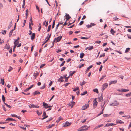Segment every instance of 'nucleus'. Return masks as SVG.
<instances>
[{"instance_id":"423d86ee","label":"nucleus","mask_w":131,"mask_h":131,"mask_svg":"<svg viewBox=\"0 0 131 131\" xmlns=\"http://www.w3.org/2000/svg\"><path fill=\"white\" fill-rule=\"evenodd\" d=\"M108 85V84L107 83H105L103 85L102 87V91H104L106 88L107 87Z\"/></svg>"},{"instance_id":"a211bd4d","label":"nucleus","mask_w":131,"mask_h":131,"mask_svg":"<svg viewBox=\"0 0 131 131\" xmlns=\"http://www.w3.org/2000/svg\"><path fill=\"white\" fill-rule=\"evenodd\" d=\"M40 94V92H39L38 91H35L34 92V93H33V94L34 95H35L37 94Z\"/></svg>"},{"instance_id":"f8f14e48","label":"nucleus","mask_w":131,"mask_h":131,"mask_svg":"<svg viewBox=\"0 0 131 131\" xmlns=\"http://www.w3.org/2000/svg\"><path fill=\"white\" fill-rule=\"evenodd\" d=\"M43 105L46 108H48V105L47 103H45V102L43 103Z\"/></svg>"},{"instance_id":"052dcab7","label":"nucleus","mask_w":131,"mask_h":131,"mask_svg":"<svg viewBox=\"0 0 131 131\" xmlns=\"http://www.w3.org/2000/svg\"><path fill=\"white\" fill-rule=\"evenodd\" d=\"M103 68V66L102 65H101L99 69V71H101L102 70V68Z\"/></svg>"},{"instance_id":"603ef678","label":"nucleus","mask_w":131,"mask_h":131,"mask_svg":"<svg viewBox=\"0 0 131 131\" xmlns=\"http://www.w3.org/2000/svg\"><path fill=\"white\" fill-rule=\"evenodd\" d=\"M45 65V64H41L40 67V68H42Z\"/></svg>"},{"instance_id":"393cba45","label":"nucleus","mask_w":131,"mask_h":131,"mask_svg":"<svg viewBox=\"0 0 131 131\" xmlns=\"http://www.w3.org/2000/svg\"><path fill=\"white\" fill-rule=\"evenodd\" d=\"M93 91L94 92H96V93H99V91L97 89H95L93 90Z\"/></svg>"},{"instance_id":"1a4fd4ad","label":"nucleus","mask_w":131,"mask_h":131,"mask_svg":"<svg viewBox=\"0 0 131 131\" xmlns=\"http://www.w3.org/2000/svg\"><path fill=\"white\" fill-rule=\"evenodd\" d=\"M6 121H8V122H10L11 121H15L14 122H16V121L14 119H13L12 118H10L9 117L7 118L5 120Z\"/></svg>"},{"instance_id":"f03ea898","label":"nucleus","mask_w":131,"mask_h":131,"mask_svg":"<svg viewBox=\"0 0 131 131\" xmlns=\"http://www.w3.org/2000/svg\"><path fill=\"white\" fill-rule=\"evenodd\" d=\"M97 99L95 98V99L93 101V107L94 108H95L96 107L97 105V102L96 100Z\"/></svg>"},{"instance_id":"5fc2aeb1","label":"nucleus","mask_w":131,"mask_h":131,"mask_svg":"<svg viewBox=\"0 0 131 131\" xmlns=\"http://www.w3.org/2000/svg\"><path fill=\"white\" fill-rule=\"evenodd\" d=\"M84 64H81V65L80 66H79V68H81L82 67H83L84 66Z\"/></svg>"},{"instance_id":"f257e3e1","label":"nucleus","mask_w":131,"mask_h":131,"mask_svg":"<svg viewBox=\"0 0 131 131\" xmlns=\"http://www.w3.org/2000/svg\"><path fill=\"white\" fill-rule=\"evenodd\" d=\"M90 127L89 126L84 125L79 128L77 131H81L86 130Z\"/></svg>"},{"instance_id":"6e6d98bb","label":"nucleus","mask_w":131,"mask_h":131,"mask_svg":"<svg viewBox=\"0 0 131 131\" xmlns=\"http://www.w3.org/2000/svg\"><path fill=\"white\" fill-rule=\"evenodd\" d=\"M119 77L121 78L122 79H123L124 78V76L122 75H120Z\"/></svg>"},{"instance_id":"de8ad7c7","label":"nucleus","mask_w":131,"mask_h":131,"mask_svg":"<svg viewBox=\"0 0 131 131\" xmlns=\"http://www.w3.org/2000/svg\"><path fill=\"white\" fill-rule=\"evenodd\" d=\"M18 43V42L17 41V40H15L14 42V44L15 45H17Z\"/></svg>"},{"instance_id":"6ab92c4d","label":"nucleus","mask_w":131,"mask_h":131,"mask_svg":"<svg viewBox=\"0 0 131 131\" xmlns=\"http://www.w3.org/2000/svg\"><path fill=\"white\" fill-rule=\"evenodd\" d=\"M84 54L83 53L81 52L80 53V57L81 58H82L84 57Z\"/></svg>"},{"instance_id":"aec40b11","label":"nucleus","mask_w":131,"mask_h":131,"mask_svg":"<svg viewBox=\"0 0 131 131\" xmlns=\"http://www.w3.org/2000/svg\"><path fill=\"white\" fill-rule=\"evenodd\" d=\"M129 90L128 89H123V92H128L129 91Z\"/></svg>"},{"instance_id":"680f3d73","label":"nucleus","mask_w":131,"mask_h":131,"mask_svg":"<svg viewBox=\"0 0 131 131\" xmlns=\"http://www.w3.org/2000/svg\"><path fill=\"white\" fill-rule=\"evenodd\" d=\"M29 89L28 88H27L25 90H24V91L25 92H26L27 91L29 90Z\"/></svg>"},{"instance_id":"4468645a","label":"nucleus","mask_w":131,"mask_h":131,"mask_svg":"<svg viewBox=\"0 0 131 131\" xmlns=\"http://www.w3.org/2000/svg\"><path fill=\"white\" fill-rule=\"evenodd\" d=\"M115 125H116V124L115 123H111V124H106L104 126V127H106L109 126H114Z\"/></svg>"},{"instance_id":"bf43d9fd","label":"nucleus","mask_w":131,"mask_h":131,"mask_svg":"<svg viewBox=\"0 0 131 131\" xmlns=\"http://www.w3.org/2000/svg\"><path fill=\"white\" fill-rule=\"evenodd\" d=\"M86 27L88 28H89L90 27H91V25H86Z\"/></svg>"},{"instance_id":"13d9d810","label":"nucleus","mask_w":131,"mask_h":131,"mask_svg":"<svg viewBox=\"0 0 131 131\" xmlns=\"http://www.w3.org/2000/svg\"><path fill=\"white\" fill-rule=\"evenodd\" d=\"M119 129L121 131H124V128H119Z\"/></svg>"},{"instance_id":"864d4df0","label":"nucleus","mask_w":131,"mask_h":131,"mask_svg":"<svg viewBox=\"0 0 131 131\" xmlns=\"http://www.w3.org/2000/svg\"><path fill=\"white\" fill-rule=\"evenodd\" d=\"M29 28L30 30H32V28L31 27V24L30 23L29 24Z\"/></svg>"},{"instance_id":"c03bdc74","label":"nucleus","mask_w":131,"mask_h":131,"mask_svg":"<svg viewBox=\"0 0 131 131\" xmlns=\"http://www.w3.org/2000/svg\"><path fill=\"white\" fill-rule=\"evenodd\" d=\"M66 69V67H62L61 69V71H64Z\"/></svg>"},{"instance_id":"a19ab883","label":"nucleus","mask_w":131,"mask_h":131,"mask_svg":"<svg viewBox=\"0 0 131 131\" xmlns=\"http://www.w3.org/2000/svg\"><path fill=\"white\" fill-rule=\"evenodd\" d=\"M93 49V47L92 46H91L90 47H88V50H90Z\"/></svg>"},{"instance_id":"7c9ffc66","label":"nucleus","mask_w":131,"mask_h":131,"mask_svg":"<svg viewBox=\"0 0 131 131\" xmlns=\"http://www.w3.org/2000/svg\"><path fill=\"white\" fill-rule=\"evenodd\" d=\"M130 48H126V49L125 52L126 53L128 52H129V51L130 50Z\"/></svg>"},{"instance_id":"69168bd1","label":"nucleus","mask_w":131,"mask_h":131,"mask_svg":"<svg viewBox=\"0 0 131 131\" xmlns=\"http://www.w3.org/2000/svg\"><path fill=\"white\" fill-rule=\"evenodd\" d=\"M69 77L65 78V81H66L67 82L68 81V79L69 78Z\"/></svg>"},{"instance_id":"6e6552de","label":"nucleus","mask_w":131,"mask_h":131,"mask_svg":"<svg viewBox=\"0 0 131 131\" xmlns=\"http://www.w3.org/2000/svg\"><path fill=\"white\" fill-rule=\"evenodd\" d=\"M89 107V104H86L85 105L83 106L82 108V110H84L88 108Z\"/></svg>"},{"instance_id":"0e129e2a","label":"nucleus","mask_w":131,"mask_h":131,"mask_svg":"<svg viewBox=\"0 0 131 131\" xmlns=\"http://www.w3.org/2000/svg\"><path fill=\"white\" fill-rule=\"evenodd\" d=\"M101 42V41H96L95 42V43H100Z\"/></svg>"},{"instance_id":"72a5a7b5","label":"nucleus","mask_w":131,"mask_h":131,"mask_svg":"<svg viewBox=\"0 0 131 131\" xmlns=\"http://www.w3.org/2000/svg\"><path fill=\"white\" fill-rule=\"evenodd\" d=\"M111 82H112V83L115 84L117 82V81L116 80H115L113 81H111Z\"/></svg>"},{"instance_id":"58836bf2","label":"nucleus","mask_w":131,"mask_h":131,"mask_svg":"<svg viewBox=\"0 0 131 131\" xmlns=\"http://www.w3.org/2000/svg\"><path fill=\"white\" fill-rule=\"evenodd\" d=\"M45 83L42 86L41 88L40 89H43L45 87Z\"/></svg>"},{"instance_id":"79ce46f5","label":"nucleus","mask_w":131,"mask_h":131,"mask_svg":"<svg viewBox=\"0 0 131 131\" xmlns=\"http://www.w3.org/2000/svg\"><path fill=\"white\" fill-rule=\"evenodd\" d=\"M13 68L11 66L9 67V69L8 70V71L9 72H10L12 70Z\"/></svg>"},{"instance_id":"ea45409f","label":"nucleus","mask_w":131,"mask_h":131,"mask_svg":"<svg viewBox=\"0 0 131 131\" xmlns=\"http://www.w3.org/2000/svg\"><path fill=\"white\" fill-rule=\"evenodd\" d=\"M39 28L38 29V30L39 31H40V29L41 28V24L40 23L39 24Z\"/></svg>"},{"instance_id":"7ed1b4c3","label":"nucleus","mask_w":131,"mask_h":131,"mask_svg":"<svg viewBox=\"0 0 131 131\" xmlns=\"http://www.w3.org/2000/svg\"><path fill=\"white\" fill-rule=\"evenodd\" d=\"M119 104V103L117 101H115L113 103L110 104V105L112 106H117Z\"/></svg>"},{"instance_id":"c9c22d12","label":"nucleus","mask_w":131,"mask_h":131,"mask_svg":"<svg viewBox=\"0 0 131 131\" xmlns=\"http://www.w3.org/2000/svg\"><path fill=\"white\" fill-rule=\"evenodd\" d=\"M123 89H118L117 90V91L119 92H123Z\"/></svg>"},{"instance_id":"ddd939ff","label":"nucleus","mask_w":131,"mask_h":131,"mask_svg":"<svg viewBox=\"0 0 131 131\" xmlns=\"http://www.w3.org/2000/svg\"><path fill=\"white\" fill-rule=\"evenodd\" d=\"M54 125V124H50L49 126H47L46 127L47 129L53 126Z\"/></svg>"},{"instance_id":"4d7b16f0","label":"nucleus","mask_w":131,"mask_h":131,"mask_svg":"<svg viewBox=\"0 0 131 131\" xmlns=\"http://www.w3.org/2000/svg\"><path fill=\"white\" fill-rule=\"evenodd\" d=\"M105 56V53H103L102 54L100 55V58L102 57H104Z\"/></svg>"},{"instance_id":"e2e57ef3","label":"nucleus","mask_w":131,"mask_h":131,"mask_svg":"<svg viewBox=\"0 0 131 131\" xmlns=\"http://www.w3.org/2000/svg\"><path fill=\"white\" fill-rule=\"evenodd\" d=\"M90 25L91 26V27L93 26H94L96 25V24L94 23H91L90 24Z\"/></svg>"},{"instance_id":"0eeeda50","label":"nucleus","mask_w":131,"mask_h":131,"mask_svg":"<svg viewBox=\"0 0 131 131\" xmlns=\"http://www.w3.org/2000/svg\"><path fill=\"white\" fill-rule=\"evenodd\" d=\"M103 95L102 94L101 95L98 97V102H101L103 100Z\"/></svg>"},{"instance_id":"473e14b6","label":"nucleus","mask_w":131,"mask_h":131,"mask_svg":"<svg viewBox=\"0 0 131 131\" xmlns=\"http://www.w3.org/2000/svg\"><path fill=\"white\" fill-rule=\"evenodd\" d=\"M51 25H49V26L48 28V29L47 31V32H49V31H50L51 28Z\"/></svg>"},{"instance_id":"f704fd0d","label":"nucleus","mask_w":131,"mask_h":131,"mask_svg":"<svg viewBox=\"0 0 131 131\" xmlns=\"http://www.w3.org/2000/svg\"><path fill=\"white\" fill-rule=\"evenodd\" d=\"M111 33L113 35H114V33H115V32L114 31V30L113 29H111Z\"/></svg>"},{"instance_id":"bb28decb","label":"nucleus","mask_w":131,"mask_h":131,"mask_svg":"<svg viewBox=\"0 0 131 131\" xmlns=\"http://www.w3.org/2000/svg\"><path fill=\"white\" fill-rule=\"evenodd\" d=\"M2 100L4 102L5 101V97L4 95H2Z\"/></svg>"},{"instance_id":"5701e85b","label":"nucleus","mask_w":131,"mask_h":131,"mask_svg":"<svg viewBox=\"0 0 131 131\" xmlns=\"http://www.w3.org/2000/svg\"><path fill=\"white\" fill-rule=\"evenodd\" d=\"M79 90V88L78 86L76 88L73 89V91H75L77 90Z\"/></svg>"},{"instance_id":"f3484780","label":"nucleus","mask_w":131,"mask_h":131,"mask_svg":"<svg viewBox=\"0 0 131 131\" xmlns=\"http://www.w3.org/2000/svg\"><path fill=\"white\" fill-rule=\"evenodd\" d=\"M66 19H67V20H68L71 17H70L69 14H67L66 15Z\"/></svg>"},{"instance_id":"774afa93","label":"nucleus","mask_w":131,"mask_h":131,"mask_svg":"<svg viewBox=\"0 0 131 131\" xmlns=\"http://www.w3.org/2000/svg\"><path fill=\"white\" fill-rule=\"evenodd\" d=\"M119 113L121 115H122L124 114V112H123L121 111L119 112Z\"/></svg>"},{"instance_id":"412c9836","label":"nucleus","mask_w":131,"mask_h":131,"mask_svg":"<svg viewBox=\"0 0 131 131\" xmlns=\"http://www.w3.org/2000/svg\"><path fill=\"white\" fill-rule=\"evenodd\" d=\"M14 30L13 29L12 30H11L9 34V37H10L12 36L13 33V32Z\"/></svg>"},{"instance_id":"b1692460","label":"nucleus","mask_w":131,"mask_h":131,"mask_svg":"<svg viewBox=\"0 0 131 131\" xmlns=\"http://www.w3.org/2000/svg\"><path fill=\"white\" fill-rule=\"evenodd\" d=\"M123 117H125L126 118H131V116H123Z\"/></svg>"},{"instance_id":"2f4dec72","label":"nucleus","mask_w":131,"mask_h":131,"mask_svg":"<svg viewBox=\"0 0 131 131\" xmlns=\"http://www.w3.org/2000/svg\"><path fill=\"white\" fill-rule=\"evenodd\" d=\"M87 93V91H85L83 93H82L81 94V95H84L86 94Z\"/></svg>"},{"instance_id":"20e7f679","label":"nucleus","mask_w":131,"mask_h":131,"mask_svg":"<svg viewBox=\"0 0 131 131\" xmlns=\"http://www.w3.org/2000/svg\"><path fill=\"white\" fill-rule=\"evenodd\" d=\"M28 106L30 108H39V106L36 105H34L33 104H30L28 105Z\"/></svg>"},{"instance_id":"a18cd8bd","label":"nucleus","mask_w":131,"mask_h":131,"mask_svg":"<svg viewBox=\"0 0 131 131\" xmlns=\"http://www.w3.org/2000/svg\"><path fill=\"white\" fill-rule=\"evenodd\" d=\"M84 22L83 21H81L79 24V25L81 26L83 24Z\"/></svg>"},{"instance_id":"2eb2a0df","label":"nucleus","mask_w":131,"mask_h":131,"mask_svg":"<svg viewBox=\"0 0 131 131\" xmlns=\"http://www.w3.org/2000/svg\"><path fill=\"white\" fill-rule=\"evenodd\" d=\"M75 102H72L70 103L69 105L71 106V108H72L73 106L75 105Z\"/></svg>"},{"instance_id":"a878e982","label":"nucleus","mask_w":131,"mask_h":131,"mask_svg":"<svg viewBox=\"0 0 131 131\" xmlns=\"http://www.w3.org/2000/svg\"><path fill=\"white\" fill-rule=\"evenodd\" d=\"M4 123H3V124H4ZM2 124L3 123H0V128H2V129H4L5 127V126H2Z\"/></svg>"},{"instance_id":"4be33fe9","label":"nucleus","mask_w":131,"mask_h":131,"mask_svg":"<svg viewBox=\"0 0 131 131\" xmlns=\"http://www.w3.org/2000/svg\"><path fill=\"white\" fill-rule=\"evenodd\" d=\"M75 72V71H70V76L72 77L73 74Z\"/></svg>"},{"instance_id":"c85d7f7f","label":"nucleus","mask_w":131,"mask_h":131,"mask_svg":"<svg viewBox=\"0 0 131 131\" xmlns=\"http://www.w3.org/2000/svg\"><path fill=\"white\" fill-rule=\"evenodd\" d=\"M130 93H128L127 94H125V95L127 97H129L130 96H131Z\"/></svg>"},{"instance_id":"39448f33","label":"nucleus","mask_w":131,"mask_h":131,"mask_svg":"<svg viewBox=\"0 0 131 131\" xmlns=\"http://www.w3.org/2000/svg\"><path fill=\"white\" fill-rule=\"evenodd\" d=\"M62 38V36H59L55 39L54 41H55L56 42H59L60 41Z\"/></svg>"},{"instance_id":"e433bc0d","label":"nucleus","mask_w":131,"mask_h":131,"mask_svg":"<svg viewBox=\"0 0 131 131\" xmlns=\"http://www.w3.org/2000/svg\"><path fill=\"white\" fill-rule=\"evenodd\" d=\"M106 77V75H105L103 76L100 79V81L101 80L103 79L105 77Z\"/></svg>"},{"instance_id":"9b49d317","label":"nucleus","mask_w":131,"mask_h":131,"mask_svg":"<svg viewBox=\"0 0 131 131\" xmlns=\"http://www.w3.org/2000/svg\"><path fill=\"white\" fill-rule=\"evenodd\" d=\"M63 123V127H66L68 126H69L71 125V123Z\"/></svg>"},{"instance_id":"3c124183","label":"nucleus","mask_w":131,"mask_h":131,"mask_svg":"<svg viewBox=\"0 0 131 131\" xmlns=\"http://www.w3.org/2000/svg\"><path fill=\"white\" fill-rule=\"evenodd\" d=\"M65 62V61H63V62H62V63L60 64V67H61V66H63L64 65Z\"/></svg>"},{"instance_id":"49530a36","label":"nucleus","mask_w":131,"mask_h":131,"mask_svg":"<svg viewBox=\"0 0 131 131\" xmlns=\"http://www.w3.org/2000/svg\"><path fill=\"white\" fill-rule=\"evenodd\" d=\"M4 103L8 107H9V108H11V106L7 104L6 103H5L4 102Z\"/></svg>"},{"instance_id":"338daca9","label":"nucleus","mask_w":131,"mask_h":131,"mask_svg":"<svg viewBox=\"0 0 131 131\" xmlns=\"http://www.w3.org/2000/svg\"><path fill=\"white\" fill-rule=\"evenodd\" d=\"M58 81L59 82H60V81H61V82H63V81H62V79H61V78H59V79H58Z\"/></svg>"},{"instance_id":"8fccbe9b","label":"nucleus","mask_w":131,"mask_h":131,"mask_svg":"<svg viewBox=\"0 0 131 131\" xmlns=\"http://www.w3.org/2000/svg\"><path fill=\"white\" fill-rule=\"evenodd\" d=\"M39 74V73H35L34 74V77H36Z\"/></svg>"},{"instance_id":"c756f323","label":"nucleus","mask_w":131,"mask_h":131,"mask_svg":"<svg viewBox=\"0 0 131 131\" xmlns=\"http://www.w3.org/2000/svg\"><path fill=\"white\" fill-rule=\"evenodd\" d=\"M5 48L6 49H9L10 48V46L9 44H6L5 46Z\"/></svg>"},{"instance_id":"09e8293b","label":"nucleus","mask_w":131,"mask_h":131,"mask_svg":"<svg viewBox=\"0 0 131 131\" xmlns=\"http://www.w3.org/2000/svg\"><path fill=\"white\" fill-rule=\"evenodd\" d=\"M62 119V118L61 117H60L56 121V122L57 123L59 122H60V121Z\"/></svg>"},{"instance_id":"9d476101","label":"nucleus","mask_w":131,"mask_h":131,"mask_svg":"<svg viewBox=\"0 0 131 131\" xmlns=\"http://www.w3.org/2000/svg\"><path fill=\"white\" fill-rule=\"evenodd\" d=\"M35 36V33H33L31 34V39L32 40H33L34 39Z\"/></svg>"},{"instance_id":"cd10ccee","label":"nucleus","mask_w":131,"mask_h":131,"mask_svg":"<svg viewBox=\"0 0 131 131\" xmlns=\"http://www.w3.org/2000/svg\"><path fill=\"white\" fill-rule=\"evenodd\" d=\"M116 123H124L122 121H121L120 120H117L116 121Z\"/></svg>"},{"instance_id":"37998d69","label":"nucleus","mask_w":131,"mask_h":131,"mask_svg":"<svg viewBox=\"0 0 131 131\" xmlns=\"http://www.w3.org/2000/svg\"><path fill=\"white\" fill-rule=\"evenodd\" d=\"M81 38L83 39H89V38L87 37H82Z\"/></svg>"},{"instance_id":"dca6fc26","label":"nucleus","mask_w":131,"mask_h":131,"mask_svg":"<svg viewBox=\"0 0 131 131\" xmlns=\"http://www.w3.org/2000/svg\"><path fill=\"white\" fill-rule=\"evenodd\" d=\"M93 66L92 65H91L88 67L85 71L86 73H87L88 72L89 70V69L93 67Z\"/></svg>"},{"instance_id":"4c0bfd02","label":"nucleus","mask_w":131,"mask_h":131,"mask_svg":"<svg viewBox=\"0 0 131 131\" xmlns=\"http://www.w3.org/2000/svg\"><path fill=\"white\" fill-rule=\"evenodd\" d=\"M6 31L5 30H3L2 32V33L3 34L5 35L6 33Z\"/></svg>"}]
</instances>
